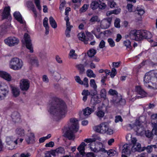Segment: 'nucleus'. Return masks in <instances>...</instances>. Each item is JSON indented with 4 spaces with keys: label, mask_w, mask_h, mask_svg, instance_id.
<instances>
[{
    "label": "nucleus",
    "mask_w": 157,
    "mask_h": 157,
    "mask_svg": "<svg viewBox=\"0 0 157 157\" xmlns=\"http://www.w3.org/2000/svg\"><path fill=\"white\" fill-rule=\"evenodd\" d=\"M49 102V112L56 121H58L65 116L67 107L64 101L54 99L51 100Z\"/></svg>",
    "instance_id": "f257e3e1"
},
{
    "label": "nucleus",
    "mask_w": 157,
    "mask_h": 157,
    "mask_svg": "<svg viewBox=\"0 0 157 157\" xmlns=\"http://www.w3.org/2000/svg\"><path fill=\"white\" fill-rule=\"evenodd\" d=\"M70 121L68 127L66 128L63 131V136L70 140H73L75 137V133L77 132L79 129L78 121L73 118L70 119Z\"/></svg>",
    "instance_id": "f03ea898"
},
{
    "label": "nucleus",
    "mask_w": 157,
    "mask_h": 157,
    "mask_svg": "<svg viewBox=\"0 0 157 157\" xmlns=\"http://www.w3.org/2000/svg\"><path fill=\"white\" fill-rule=\"evenodd\" d=\"M23 65L22 61L16 57L12 58L10 61V67L14 70L20 69Z\"/></svg>",
    "instance_id": "7ed1b4c3"
},
{
    "label": "nucleus",
    "mask_w": 157,
    "mask_h": 157,
    "mask_svg": "<svg viewBox=\"0 0 157 157\" xmlns=\"http://www.w3.org/2000/svg\"><path fill=\"white\" fill-rule=\"evenodd\" d=\"M129 137L131 138V141L133 145L132 147V151H138L141 152L144 150V147L142 148L140 144L136 143L137 140L136 138H132V135L130 134L128 135L126 137V139H127V137Z\"/></svg>",
    "instance_id": "20e7f679"
},
{
    "label": "nucleus",
    "mask_w": 157,
    "mask_h": 157,
    "mask_svg": "<svg viewBox=\"0 0 157 157\" xmlns=\"http://www.w3.org/2000/svg\"><path fill=\"white\" fill-rule=\"evenodd\" d=\"M108 127H109V124L107 122H104L94 126V129L97 132L104 134L106 133Z\"/></svg>",
    "instance_id": "39448f33"
},
{
    "label": "nucleus",
    "mask_w": 157,
    "mask_h": 157,
    "mask_svg": "<svg viewBox=\"0 0 157 157\" xmlns=\"http://www.w3.org/2000/svg\"><path fill=\"white\" fill-rule=\"evenodd\" d=\"M4 42L9 46L12 47L17 45L19 42V40L15 37L10 36L5 39Z\"/></svg>",
    "instance_id": "423d86ee"
},
{
    "label": "nucleus",
    "mask_w": 157,
    "mask_h": 157,
    "mask_svg": "<svg viewBox=\"0 0 157 157\" xmlns=\"http://www.w3.org/2000/svg\"><path fill=\"white\" fill-rule=\"evenodd\" d=\"M24 38L26 48L30 50V52H33V50L30 36L28 34L25 33Z\"/></svg>",
    "instance_id": "0eeeda50"
},
{
    "label": "nucleus",
    "mask_w": 157,
    "mask_h": 157,
    "mask_svg": "<svg viewBox=\"0 0 157 157\" xmlns=\"http://www.w3.org/2000/svg\"><path fill=\"white\" fill-rule=\"evenodd\" d=\"M140 41L144 39H150L152 37V35L149 31L145 30H139Z\"/></svg>",
    "instance_id": "6e6552de"
},
{
    "label": "nucleus",
    "mask_w": 157,
    "mask_h": 157,
    "mask_svg": "<svg viewBox=\"0 0 157 157\" xmlns=\"http://www.w3.org/2000/svg\"><path fill=\"white\" fill-rule=\"evenodd\" d=\"M30 82L26 79H21L20 82V87L22 91H27L29 88Z\"/></svg>",
    "instance_id": "1a4fd4ad"
},
{
    "label": "nucleus",
    "mask_w": 157,
    "mask_h": 157,
    "mask_svg": "<svg viewBox=\"0 0 157 157\" xmlns=\"http://www.w3.org/2000/svg\"><path fill=\"white\" fill-rule=\"evenodd\" d=\"M136 92L138 93V94L140 95V96H136L135 99H134V98H133L132 99V101H134L135 100L137 99L140 98L144 97L146 96V93L143 89H142L140 86H137L136 87Z\"/></svg>",
    "instance_id": "9d476101"
},
{
    "label": "nucleus",
    "mask_w": 157,
    "mask_h": 157,
    "mask_svg": "<svg viewBox=\"0 0 157 157\" xmlns=\"http://www.w3.org/2000/svg\"><path fill=\"white\" fill-rule=\"evenodd\" d=\"M106 5L104 3H101L100 4L97 2L93 1L90 4V7L93 10L99 8L103 10L105 8Z\"/></svg>",
    "instance_id": "9b49d317"
},
{
    "label": "nucleus",
    "mask_w": 157,
    "mask_h": 157,
    "mask_svg": "<svg viewBox=\"0 0 157 157\" xmlns=\"http://www.w3.org/2000/svg\"><path fill=\"white\" fill-rule=\"evenodd\" d=\"M89 145L91 150L95 152L100 151L101 149V148L103 147V144L101 143H99L96 144L95 143H90Z\"/></svg>",
    "instance_id": "f8f14e48"
},
{
    "label": "nucleus",
    "mask_w": 157,
    "mask_h": 157,
    "mask_svg": "<svg viewBox=\"0 0 157 157\" xmlns=\"http://www.w3.org/2000/svg\"><path fill=\"white\" fill-rule=\"evenodd\" d=\"M86 144L84 142H82L77 148V149L79 151V153H77L75 155V157H83L85 154V147Z\"/></svg>",
    "instance_id": "ddd939ff"
},
{
    "label": "nucleus",
    "mask_w": 157,
    "mask_h": 157,
    "mask_svg": "<svg viewBox=\"0 0 157 157\" xmlns=\"http://www.w3.org/2000/svg\"><path fill=\"white\" fill-rule=\"evenodd\" d=\"M113 103L115 106H117L120 105H124L125 104L126 101L124 99H122L121 96L116 97H114L113 98L112 101Z\"/></svg>",
    "instance_id": "4468645a"
},
{
    "label": "nucleus",
    "mask_w": 157,
    "mask_h": 157,
    "mask_svg": "<svg viewBox=\"0 0 157 157\" xmlns=\"http://www.w3.org/2000/svg\"><path fill=\"white\" fill-rule=\"evenodd\" d=\"M112 19V17H108L102 20L101 23V26L102 29H107L110 25Z\"/></svg>",
    "instance_id": "2eb2a0df"
},
{
    "label": "nucleus",
    "mask_w": 157,
    "mask_h": 157,
    "mask_svg": "<svg viewBox=\"0 0 157 157\" xmlns=\"http://www.w3.org/2000/svg\"><path fill=\"white\" fill-rule=\"evenodd\" d=\"M8 88L7 85L1 83L0 86V98H2L6 96L8 93Z\"/></svg>",
    "instance_id": "dca6fc26"
},
{
    "label": "nucleus",
    "mask_w": 157,
    "mask_h": 157,
    "mask_svg": "<svg viewBox=\"0 0 157 157\" xmlns=\"http://www.w3.org/2000/svg\"><path fill=\"white\" fill-rule=\"evenodd\" d=\"M11 24L9 22L5 23L0 26V27L1 28L0 33V37H2L6 34V29L9 28Z\"/></svg>",
    "instance_id": "f3484780"
},
{
    "label": "nucleus",
    "mask_w": 157,
    "mask_h": 157,
    "mask_svg": "<svg viewBox=\"0 0 157 157\" xmlns=\"http://www.w3.org/2000/svg\"><path fill=\"white\" fill-rule=\"evenodd\" d=\"M139 30H133L130 31L129 33V37L132 40L136 41H140Z\"/></svg>",
    "instance_id": "a211bd4d"
},
{
    "label": "nucleus",
    "mask_w": 157,
    "mask_h": 157,
    "mask_svg": "<svg viewBox=\"0 0 157 157\" xmlns=\"http://www.w3.org/2000/svg\"><path fill=\"white\" fill-rule=\"evenodd\" d=\"M95 109V106H93L91 108L87 107L83 111V115L84 117L83 118H86L88 117V116L90 115L91 113L94 112Z\"/></svg>",
    "instance_id": "6ab92c4d"
},
{
    "label": "nucleus",
    "mask_w": 157,
    "mask_h": 157,
    "mask_svg": "<svg viewBox=\"0 0 157 157\" xmlns=\"http://www.w3.org/2000/svg\"><path fill=\"white\" fill-rule=\"evenodd\" d=\"M11 117L12 121L14 123H18L20 121V116L17 112H13L12 114Z\"/></svg>",
    "instance_id": "aec40b11"
},
{
    "label": "nucleus",
    "mask_w": 157,
    "mask_h": 157,
    "mask_svg": "<svg viewBox=\"0 0 157 157\" xmlns=\"http://www.w3.org/2000/svg\"><path fill=\"white\" fill-rule=\"evenodd\" d=\"M10 87L13 96L15 97L19 96L20 93V90L19 88L16 86H12Z\"/></svg>",
    "instance_id": "412c9836"
},
{
    "label": "nucleus",
    "mask_w": 157,
    "mask_h": 157,
    "mask_svg": "<svg viewBox=\"0 0 157 157\" xmlns=\"http://www.w3.org/2000/svg\"><path fill=\"white\" fill-rule=\"evenodd\" d=\"M30 63L33 65L38 67L39 62L37 57L33 55L30 57Z\"/></svg>",
    "instance_id": "4be33fe9"
},
{
    "label": "nucleus",
    "mask_w": 157,
    "mask_h": 157,
    "mask_svg": "<svg viewBox=\"0 0 157 157\" xmlns=\"http://www.w3.org/2000/svg\"><path fill=\"white\" fill-rule=\"evenodd\" d=\"M132 146L130 144H124L123 147L122 152L127 154H130Z\"/></svg>",
    "instance_id": "5701e85b"
},
{
    "label": "nucleus",
    "mask_w": 157,
    "mask_h": 157,
    "mask_svg": "<svg viewBox=\"0 0 157 157\" xmlns=\"http://www.w3.org/2000/svg\"><path fill=\"white\" fill-rule=\"evenodd\" d=\"M0 76L8 81H10L11 78L9 74L3 71H0Z\"/></svg>",
    "instance_id": "b1692460"
},
{
    "label": "nucleus",
    "mask_w": 157,
    "mask_h": 157,
    "mask_svg": "<svg viewBox=\"0 0 157 157\" xmlns=\"http://www.w3.org/2000/svg\"><path fill=\"white\" fill-rule=\"evenodd\" d=\"M78 37L80 40L83 41L85 44L88 43V41L90 39L89 38H86V36L84 33H81L78 35Z\"/></svg>",
    "instance_id": "393cba45"
},
{
    "label": "nucleus",
    "mask_w": 157,
    "mask_h": 157,
    "mask_svg": "<svg viewBox=\"0 0 157 157\" xmlns=\"http://www.w3.org/2000/svg\"><path fill=\"white\" fill-rule=\"evenodd\" d=\"M34 135L33 133H31L30 135L26 139V141L28 144H32L35 142Z\"/></svg>",
    "instance_id": "a878e982"
},
{
    "label": "nucleus",
    "mask_w": 157,
    "mask_h": 157,
    "mask_svg": "<svg viewBox=\"0 0 157 157\" xmlns=\"http://www.w3.org/2000/svg\"><path fill=\"white\" fill-rule=\"evenodd\" d=\"M102 107L99 106L98 107V110L96 113L97 116L100 118L103 117L105 115L104 112L102 110Z\"/></svg>",
    "instance_id": "bb28decb"
},
{
    "label": "nucleus",
    "mask_w": 157,
    "mask_h": 157,
    "mask_svg": "<svg viewBox=\"0 0 157 157\" xmlns=\"http://www.w3.org/2000/svg\"><path fill=\"white\" fill-rule=\"evenodd\" d=\"M50 72L53 78L56 80L59 81L61 78L60 75L57 72L52 70Z\"/></svg>",
    "instance_id": "cd10ccee"
},
{
    "label": "nucleus",
    "mask_w": 157,
    "mask_h": 157,
    "mask_svg": "<svg viewBox=\"0 0 157 157\" xmlns=\"http://www.w3.org/2000/svg\"><path fill=\"white\" fill-rule=\"evenodd\" d=\"M13 15L14 17L18 21H19L21 24H23L24 22L22 17L19 12H15L14 13Z\"/></svg>",
    "instance_id": "c85d7f7f"
},
{
    "label": "nucleus",
    "mask_w": 157,
    "mask_h": 157,
    "mask_svg": "<svg viewBox=\"0 0 157 157\" xmlns=\"http://www.w3.org/2000/svg\"><path fill=\"white\" fill-rule=\"evenodd\" d=\"M10 11V10H3L2 15V19L3 20L5 19H10L11 16Z\"/></svg>",
    "instance_id": "c756f323"
},
{
    "label": "nucleus",
    "mask_w": 157,
    "mask_h": 157,
    "mask_svg": "<svg viewBox=\"0 0 157 157\" xmlns=\"http://www.w3.org/2000/svg\"><path fill=\"white\" fill-rule=\"evenodd\" d=\"M151 79V77L149 75V73H146L144 77V84L146 86H147V83H149L150 82Z\"/></svg>",
    "instance_id": "7c9ffc66"
},
{
    "label": "nucleus",
    "mask_w": 157,
    "mask_h": 157,
    "mask_svg": "<svg viewBox=\"0 0 157 157\" xmlns=\"http://www.w3.org/2000/svg\"><path fill=\"white\" fill-rule=\"evenodd\" d=\"M16 134L20 136H24L25 135L24 129L21 128H17L15 130Z\"/></svg>",
    "instance_id": "2f4dec72"
},
{
    "label": "nucleus",
    "mask_w": 157,
    "mask_h": 157,
    "mask_svg": "<svg viewBox=\"0 0 157 157\" xmlns=\"http://www.w3.org/2000/svg\"><path fill=\"white\" fill-rule=\"evenodd\" d=\"M6 142L8 145L13 146V139L12 136H7L6 138Z\"/></svg>",
    "instance_id": "473e14b6"
},
{
    "label": "nucleus",
    "mask_w": 157,
    "mask_h": 157,
    "mask_svg": "<svg viewBox=\"0 0 157 157\" xmlns=\"http://www.w3.org/2000/svg\"><path fill=\"white\" fill-rule=\"evenodd\" d=\"M49 21L50 24L52 28L55 29L57 28V23L55 20L52 17H50L49 18Z\"/></svg>",
    "instance_id": "72a5a7b5"
},
{
    "label": "nucleus",
    "mask_w": 157,
    "mask_h": 157,
    "mask_svg": "<svg viewBox=\"0 0 157 157\" xmlns=\"http://www.w3.org/2000/svg\"><path fill=\"white\" fill-rule=\"evenodd\" d=\"M156 147V145H151L147 146L146 147H145L144 149H146L147 152L150 153L152 151L153 148L155 149Z\"/></svg>",
    "instance_id": "f704fd0d"
},
{
    "label": "nucleus",
    "mask_w": 157,
    "mask_h": 157,
    "mask_svg": "<svg viewBox=\"0 0 157 157\" xmlns=\"http://www.w3.org/2000/svg\"><path fill=\"white\" fill-rule=\"evenodd\" d=\"M85 66L82 64H78L76 66V67L79 70L80 74H82L85 71Z\"/></svg>",
    "instance_id": "c9c22d12"
},
{
    "label": "nucleus",
    "mask_w": 157,
    "mask_h": 157,
    "mask_svg": "<svg viewBox=\"0 0 157 157\" xmlns=\"http://www.w3.org/2000/svg\"><path fill=\"white\" fill-rule=\"evenodd\" d=\"M140 121H137L135 122V124L132 125L131 124H129L128 126L129 127H130L131 129L132 128L135 129L136 128H138V126L140 127Z\"/></svg>",
    "instance_id": "e433bc0d"
},
{
    "label": "nucleus",
    "mask_w": 157,
    "mask_h": 157,
    "mask_svg": "<svg viewBox=\"0 0 157 157\" xmlns=\"http://www.w3.org/2000/svg\"><path fill=\"white\" fill-rule=\"evenodd\" d=\"M26 5L29 9L31 10H34L35 9V6L32 1H27L26 2Z\"/></svg>",
    "instance_id": "4c0bfd02"
},
{
    "label": "nucleus",
    "mask_w": 157,
    "mask_h": 157,
    "mask_svg": "<svg viewBox=\"0 0 157 157\" xmlns=\"http://www.w3.org/2000/svg\"><path fill=\"white\" fill-rule=\"evenodd\" d=\"M75 50L71 49L69 54V56L70 58L73 59H76L77 58V55L75 53Z\"/></svg>",
    "instance_id": "58836bf2"
},
{
    "label": "nucleus",
    "mask_w": 157,
    "mask_h": 157,
    "mask_svg": "<svg viewBox=\"0 0 157 157\" xmlns=\"http://www.w3.org/2000/svg\"><path fill=\"white\" fill-rule=\"evenodd\" d=\"M86 73L87 76L90 78H95L96 77L95 75L94 74L93 71L91 69L87 70Z\"/></svg>",
    "instance_id": "ea45409f"
},
{
    "label": "nucleus",
    "mask_w": 157,
    "mask_h": 157,
    "mask_svg": "<svg viewBox=\"0 0 157 157\" xmlns=\"http://www.w3.org/2000/svg\"><path fill=\"white\" fill-rule=\"evenodd\" d=\"M107 153L109 156H111L115 155H117L118 153L114 150L111 149L107 152Z\"/></svg>",
    "instance_id": "a19ab883"
},
{
    "label": "nucleus",
    "mask_w": 157,
    "mask_h": 157,
    "mask_svg": "<svg viewBox=\"0 0 157 157\" xmlns=\"http://www.w3.org/2000/svg\"><path fill=\"white\" fill-rule=\"evenodd\" d=\"M96 53V50L94 49L90 50L87 52V54L90 57L94 56Z\"/></svg>",
    "instance_id": "79ce46f5"
},
{
    "label": "nucleus",
    "mask_w": 157,
    "mask_h": 157,
    "mask_svg": "<svg viewBox=\"0 0 157 157\" xmlns=\"http://www.w3.org/2000/svg\"><path fill=\"white\" fill-rule=\"evenodd\" d=\"M151 124H152V127H153L152 131L154 134L156 135L157 134V123L155 122H152Z\"/></svg>",
    "instance_id": "37998d69"
},
{
    "label": "nucleus",
    "mask_w": 157,
    "mask_h": 157,
    "mask_svg": "<svg viewBox=\"0 0 157 157\" xmlns=\"http://www.w3.org/2000/svg\"><path fill=\"white\" fill-rule=\"evenodd\" d=\"M109 93L110 95L114 96L113 98L114 97H116L117 98V97H118V96H117L118 93L117 91L115 90L110 89L109 91Z\"/></svg>",
    "instance_id": "c03bdc74"
},
{
    "label": "nucleus",
    "mask_w": 157,
    "mask_h": 157,
    "mask_svg": "<svg viewBox=\"0 0 157 157\" xmlns=\"http://www.w3.org/2000/svg\"><path fill=\"white\" fill-rule=\"evenodd\" d=\"M124 44L127 48H129L130 49H131L132 46L131 44V42L129 40H128L124 41Z\"/></svg>",
    "instance_id": "a18cd8bd"
},
{
    "label": "nucleus",
    "mask_w": 157,
    "mask_h": 157,
    "mask_svg": "<svg viewBox=\"0 0 157 157\" xmlns=\"http://www.w3.org/2000/svg\"><path fill=\"white\" fill-rule=\"evenodd\" d=\"M120 10H111V11H108L106 13V15L107 16H109L112 14H117L120 13Z\"/></svg>",
    "instance_id": "49530a36"
},
{
    "label": "nucleus",
    "mask_w": 157,
    "mask_h": 157,
    "mask_svg": "<svg viewBox=\"0 0 157 157\" xmlns=\"http://www.w3.org/2000/svg\"><path fill=\"white\" fill-rule=\"evenodd\" d=\"M100 96L101 98L105 99L106 98V92L105 90V89H103L101 90Z\"/></svg>",
    "instance_id": "de8ad7c7"
},
{
    "label": "nucleus",
    "mask_w": 157,
    "mask_h": 157,
    "mask_svg": "<svg viewBox=\"0 0 157 157\" xmlns=\"http://www.w3.org/2000/svg\"><path fill=\"white\" fill-rule=\"evenodd\" d=\"M90 85L93 88H97V85L96 84L94 79H91L90 81Z\"/></svg>",
    "instance_id": "09e8293b"
},
{
    "label": "nucleus",
    "mask_w": 157,
    "mask_h": 157,
    "mask_svg": "<svg viewBox=\"0 0 157 157\" xmlns=\"http://www.w3.org/2000/svg\"><path fill=\"white\" fill-rule=\"evenodd\" d=\"M120 20L119 18H117L114 21V26L117 28H120L121 27L120 25Z\"/></svg>",
    "instance_id": "8fccbe9b"
},
{
    "label": "nucleus",
    "mask_w": 157,
    "mask_h": 157,
    "mask_svg": "<svg viewBox=\"0 0 157 157\" xmlns=\"http://www.w3.org/2000/svg\"><path fill=\"white\" fill-rule=\"evenodd\" d=\"M56 152L57 153H61V154H63L65 152L64 150V148L63 147H59L58 148H57L56 150H55Z\"/></svg>",
    "instance_id": "3c124183"
},
{
    "label": "nucleus",
    "mask_w": 157,
    "mask_h": 157,
    "mask_svg": "<svg viewBox=\"0 0 157 157\" xmlns=\"http://www.w3.org/2000/svg\"><path fill=\"white\" fill-rule=\"evenodd\" d=\"M107 41L109 43V45L111 47H113L115 46V42L112 38H108V39Z\"/></svg>",
    "instance_id": "603ef678"
},
{
    "label": "nucleus",
    "mask_w": 157,
    "mask_h": 157,
    "mask_svg": "<svg viewBox=\"0 0 157 157\" xmlns=\"http://www.w3.org/2000/svg\"><path fill=\"white\" fill-rule=\"evenodd\" d=\"M136 16H140L143 15L144 13V10H135Z\"/></svg>",
    "instance_id": "864d4df0"
},
{
    "label": "nucleus",
    "mask_w": 157,
    "mask_h": 157,
    "mask_svg": "<svg viewBox=\"0 0 157 157\" xmlns=\"http://www.w3.org/2000/svg\"><path fill=\"white\" fill-rule=\"evenodd\" d=\"M34 2L36 5V6L37 7V9L39 10H41V7L40 5V0H34Z\"/></svg>",
    "instance_id": "5fc2aeb1"
},
{
    "label": "nucleus",
    "mask_w": 157,
    "mask_h": 157,
    "mask_svg": "<svg viewBox=\"0 0 157 157\" xmlns=\"http://www.w3.org/2000/svg\"><path fill=\"white\" fill-rule=\"evenodd\" d=\"M90 21L91 22L99 21L98 17L97 16H94L90 19Z\"/></svg>",
    "instance_id": "6e6d98bb"
},
{
    "label": "nucleus",
    "mask_w": 157,
    "mask_h": 157,
    "mask_svg": "<svg viewBox=\"0 0 157 157\" xmlns=\"http://www.w3.org/2000/svg\"><path fill=\"white\" fill-rule=\"evenodd\" d=\"M48 18L45 17L43 20V24L44 26L45 27H49L48 23Z\"/></svg>",
    "instance_id": "4d7b16f0"
},
{
    "label": "nucleus",
    "mask_w": 157,
    "mask_h": 157,
    "mask_svg": "<svg viewBox=\"0 0 157 157\" xmlns=\"http://www.w3.org/2000/svg\"><path fill=\"white\" fill-rule=\"evenodd\" d=\"M154 134L151 132L149 130H147L145 132V135L146 137L148 138H150Z\"/></svg>",
    "instance_id": "13d9d810"
},
{
    "label": "nucleus",
    "mask_w": 157,
    "mask_h": 157,
    "mask_svg": "<svg viewBox=\"0 0 157 157\" xmlns=\"http://www.w3.org/2000/svg\"><path fill=\"white\" fill-rule=\"evenodd\" d=\"M93 138H92L93 142H95L97 140L101 141V138L99 136L95 135H94L93 136Z\"/></svg>",
    "instance_id": "bf43d9fd"
},
{
    "label": "nucleus",
    "mask_w": 157,
    "mask_h": 157,
    "mask_svg": "<svg viewBox=\"0 0 157 157\" xmlns=\"http://www.w3.org/2000/svg\"><path fill=\"white\" fill-rule=\"evenodd\" d=\"M119 121L122 122L123 121V119L120 116H117L115 117V122L116 123H117Z\"/></svg>",
    "instance_id": "052dcab7"
},
{
    "label": "nucleus",
    "mask_w": 157,
    "mask_h": 157,
    "mask_svg": "<svg viewBox=\"0 0 157 157\" xmlns=\"http://www.w3.org/2000/svg\"><path fill=\"white\" fill-rule=\"evenodd\" d=\"M105 42L103 40H102L100 43L99 46L100 48H102L105 47Z\"/></svg>",
    "instance_id": "680f3d73"
},
{
    "label": "nucleus",
    "mask_w": 157,
    "mask_h": 157,
    "mask_svg": "<svg viewBox=\"0 0 157 157\" xmlns=\"http://www.w3.org/2000/svg\"><path fill=\"white\" fill-rule=\"evenodd\" d=\"M39 56L41 58L44 59L46 57L47 53L45 52H41Z\"/></svg>",
    "instance_id": "e2e57ef3"
},
{
    "label": "nucleus",
    "mask_w": 157,
    "mask_h": 157,
    "mask_svg": "<svg viewBox=\"0 0 157 157\" xmlns=\"http://www.w3.org/2000/svg\"><path fill=\"white\" fill-rule=\"evenodd\" d=\"M93 90H91L90 91V93L91 95L94 96L97 94V88H93Z\"/></svg>",
    "instance_id": "0e129e2a"
},
{
    "label": "nucleus",
    "mask_w": 157,
    "mask_h": 157,
    "mask_svg": "<svg viewBox=\"0 0 157 157\" xmlns=\"http://www.w3.org/2000/svg\"><path fill=\"white\" fill-rule=\"evenodd\" d=\"M75 80L76 82L79 84L82 85L83 84V81L81 80L79 76H76L75 77Z\"/></svg>",
    "instance_id": "69168bd1"
},
{
    "label": "nucleus",
    "mask_w": 157,
    "mask_h": 157,
    "mask_svg": "<svg viewBox=\"0 0 157 157\" xmlns=\"http://www.w3.org/2000/svg\"><path fill=\"white\" fill-rule=\"evenodd\" d=\"M42 80L43 81L45 82L48 83L49 82V79L46 75H43L42 76Z\"/></svg>",
    "instance_id": "338daca9"
},
{
    "label": "nucleus",
    "mask_w": 157,
    "mask_h": 157,
    "mask_svg": "<svg viewBox=\"0 0 157 157\" xmlns=\"http://www.w3.org/2000/svg\"><path fill=\"white\" fill-rule=\"evenodd\" d=\"M106 133L108 135H112L113 133V130L112 129L109 128V127H108V129H107Z\"/></svg>",
    "instance_id": "774afa93"
}]
</instances>
